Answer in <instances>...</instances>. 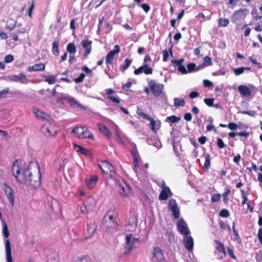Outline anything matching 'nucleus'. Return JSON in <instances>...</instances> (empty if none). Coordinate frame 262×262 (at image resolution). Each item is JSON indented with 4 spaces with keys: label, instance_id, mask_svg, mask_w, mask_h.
I'll return each instance as SVG.
<instances>
[{
    "label": "nucleus",
    "instance_id": "1",
    "mask_svg": "<svg viewBox=\"0 0 262 262\" xmlns=\"http://www.w3.org/2000/svg\"><path fill=\"white\" fill-rule=\"evenodd\" d=\"M17 181L23 185V188L39 186L41 174L39 164L35 162L27 164L23 160H17Z\"/></svg>",
    "mask_w": 262,
    "mask_h": 262
},
{
    "label": "nucleus",
    "instance_id": "2",
    "mask_svg": "<svg viewBox=\"0 0 262 262\" xmlns=\"http://www.w3.org/2000/svg\"><path fill=\"white\" fill-rule=\"evenodd\" d=\"M102 225L103 228L108 232L113 233L118 230L117 215L114 210H109L105 215Z\"/></svg>",
    "mask_w": 262,
    "mask_h": 262
},
{
    "label": "nucleus",
    "instance_id": "3",
    "mask_svg": "<svg viewBox=\"0 0 262 262\" xmlns=\"http://www.w3.org/2000/svg\"><path fill=\"white\" fill-rule=\"evenodd\" d=\"M139 239L133 237L132 234H127L125 236V243L124 246V253H128L130 252L136 247V244L138 243Z\"/></svg>",
    "mask_w": 262,
    "mask_h": 262
},
{
    "label": "nucleus",
    "instance_id": "4",
    "mask_svg": "<svg viewBox=\"0 0 262 262\" xmlns=\"http://www.w3.org/2000/svg\"><path fill=\"white\" fill-rule=\"evenodd\" d=\"M99 166L103 172L108 174L111 178L114 177L115 174L114 168L107 161H101Z\"/></svg>",
    "mask_w": 262,
    "mask_h": 262
},
{
    "label": "nucleus",
    "instance_id": "5",
    "mask_svg": "<svg viewBox=\"0 0 262 262\" xmlns=\"http://www.w3.org/2000/svg\"><path fill=\"white\" fill-rule=\"evenodd\" d=\"M148 86L155 97L159 96L162 93L163 89V84L150 80L148 82Z\"/></svg>",
    "mask_w": 262,
    "mask_h": 262
},
{
    "label": "nucleus",
    "instance_id": "6",
    "mask_svg": "<svg viewBox=\"0 0 262 262\" xmlns=\"http://www.w3.org/2000/svg\"><path fill=\"white\" fill-rule=\"evenodd\" d=\"M161 187L162 191L159 196V199L161 201L166 200L169 196L172 195V192L169 187L167 186L164 181H162Z\"/></svg>",
    "mask_w": 262,
    "mask_h": 262
},
{
    "label": "nucleus",
    "instance_id": "7",
    "mask_svg": "<svg viewBox=\"0 0 262 262\" xmlns=\"http://www.w3.org/2000/svg\"><path fill=\"white\" fill-rule=\"evenodd\" d=\"M83 203L85 210H83L81 207V212L83 214H86L94 209L96 202L93 197H89Z\"/></svg>",
    "mask_w": 262,
    "mask_h": 262
},
{
    "label": "nucleus",
    "instance_id": "8",
    "mask_svg": "<svg viewBox=\"0 0 262 262\" xmlns=\"http://www.w3.org/2000/svg\"><path fill=\"white\" fill-rule=\"evenodd\" d=\"M42 130L46 136H51L56 135L58 133L59 129L55 124H50L48 126L43 125Z\"/></svg>",
    "mask_w": 262,
    "mask_h": 262
},
{
    "label": "nucleus",
    "instance_id": "9",
    "mask_svg": "<svg viewBox=\"0 0 262 262\" xmlns=\"http://www.w3.org/2000/svg\"><path fill=\"white\" fill-rule=\"evenodd\" d=\"M169 209L171 211L175 219H178L180 216V210L175 200L170 199L168 204Z\"/></svg>",
    "mask_w": 262,
    "mask_h": 262
},
{
    "label": "nucleus",
    "instance_id": "10",
    "mask_svg": "<svg viewBox=\"0 0 262 262\" xmlns=\"http://www.w3.org/2000/svg\"><path fill=\"white\" fill-rule=\"evenodd\" d=\"M248 12L246 9H241L235 11L231 16L232 22H236L240 19H244Z\"/></svg>",
    "mask_w": 262,
    "mask_h": 262
},
{
    "label": "nucleus",
    "instance_id": "11",
    "mask_svg": "<svg viewBox=\"0 0 262 262\" xmlns=\"http://www.w3.org/2000/svg\"><path fill=\"white\" fill-rule=\"evenodd\" d=\"M45 255L48 262H59V257L57 253L53 250H46Z\"/></svg>",
    "mask_w": 262,
    "mask_h": 262
},
{
    "label": "nucleus",
    "instance_id": "12",
    "mask_svg": "<svg viewBox=\"0 0 262 262\" xmlns=\"http://www.w3.org/2000/svg\"><path fill=\"white\" fill-rule=\"evenodd\" d=\"M137 227V219L136 216L132 215L128 220V223L125 225V229L128 231H134Z\"/></svg>",
    "mask_w": 262,
    "mask_h": 262
},
{
    "label": "nucleus",
    "instance_id": "13",
    "mask_svg": "<svg viewBox=\"0 0 262 262\" xmlns=\"http://www.w3.org/2000/svg\"><path fill=\"white\" fill-rule=\"evenodd\" d=\"M177 228L183 235H187L190 233L187 224L183 220H180L177 223Z\"/></svg>",
    "mask_w": 262,
    "mask_h": 262
},
{
    "label": "nucleus",
    "instance_id": "14",
    "mask_svg": "<svg viewBox=\"0 0 262 262\" xmlns=\"http://www.w3.org/2000/svg\"><path fill=\"white\" fill-rule=\"evenodd\" d=\"M3 189L5 192V194L7 195L10 203L12 206H13L14 203V197L13 195L12 188L6 184H4L3 186Z\"/></svg>",
    "mask_w": 262,
    "mask_h": 262
},
{
    "label": "nucleus",
    "instance_id": "15",
    "mask_svg": "<svg viewBox=\"0 0 262 262\" xmlns=\"http://www.w3.org/2000/svg\"><path fill=\"white\" fill-rule=\"evenodd\" d=\"M120 47L118 45H116L115 46V50H111L109 52L106 57V63L108 64H112L113 60L114 58L115 55L120 52Z\"/></svg>",
    "mask_w": 262,
    "mask_h": 262
},
{
    "label": "nucleus",
    "instance_id": "16",
    "mask_svg": "<svg viewBox=\"0 0 262 262\" xmlns=\"http://www.w3.org/2000/svg\"><path fill=\"white\" fill-rule=\"evenodd\" d=\"M119 185L121 189L120 193L124 196H128L131 193L130 187L123 181L119 183Z\"/></svg>",
    "mask_w": 262,
    "mask_h": 262
},
{
    "label": "nucleus",
    "instance_id": "17",
    "mask_svg": "<svg viewBox=\"0 0 262 262\" xmlns=\"http://www.w3.org/2000/svg\"><path fill=\"white\" fill-rule=\"evenodd\" d=\"M184 244L189 251H192L193 247V240L191 236L185 235L184 237Z\"/></svg>",
    "mask_w": 262,
    "mask_h": 262
},
{
    "label": "nucleus",
    "instance_id": "18",
    "mask_svg": "<svg viewBox=\"0 0 262 262\" xmlns=\"http://www.w3.org/2000/svg\"><path fill=\"white\" fill-rule=\"evenodd\" d=\"M5 248L6 252V258L7 262H13L11 245L9 239H7L5 242Z\"/></svg>",
    "mask_w": 262,
    "mask_h": 262
},
{
    "label": "nucleus",
    "instance_id": "19",
    "mask_svg": "<svg viewBox=\"0 0 262 262\" xmlns=\"http://www.w3.org/2000/svg\"><path fill=\"white\" fill-rule=\"evenodd\" d=\"M153 257L156 259L157 262H160L165 259L161 249L159 248H155L153 252Z\"/></svg>",
    "mask_w": 262,
    "mask_h": 262
},
{
    "label": "nucleus",
    "instance_id": "20",
    "mask_svg": "<svg viewBox=\"0 0 262 262\" xmlns=\"http://www.w3.org/2000/svg\"><path fill=\"white\" fill-rule=\"evenodd\" d=\"M45 64L44 63H37L32 66H30L28 67V71L29 72L32 71H41L45 70Z\"/></svg>",
    "mask_w": 262,
    "mask_h": 262
},
{
    "label": "nucleus",
    "instance_id": "21",
    "mask_svg": "<svg viewBox=\"0 0 262 262\" xmlns=\"http://www.w3.org/2000/svg\"><path fill=\"white\" fill-rule=\"evenodd\" d=\"M238 91L240 94L244 96H249L251 95L250 89L245 85H241L238 86Z\"/></svg>",
    "mask_w": 262,
    "mask_h": 262
},
{
    "label": "nucleus",
    "instance_id": "22",
    "mask_svg": "<svg viewBox=\"0 0 262 262\" xmlns=\"http://www.w3.org/2000/svg\"><path fill=\"white\" fill-rule=\"evenodd\" d=\"M97 180L98 177L97 176L93 175L91 176V177L86 181L87 186L90 188H92L95 185Z\"/></svg>",
    "mask_w": 262,
    "mask_h": 262
},
{
    "label": "nucleus",
    "instance_id": "23",
    "mask_svg": "<svg viewBox=\"0 0 262 262\" xmlns=\"http://www.w3.org/2000/svg\"><path fill=\"white\" fill-rule=\"evenodd\" d=\"M149 121H150V127L151 129L155 133H156V130L159 129L161 126V123L160 121H156L152 118Z\"/></svg>",
    "mask_w": 262,
    "mask_h": 262
},
{
    "label": "nucleus",
    "instance_id": "24",
    "mask_svg": "<svg viewBox=\"0 0 262 262\" xmlns=\"http://www.w3.org/2000/svg\"><path fill=\"white\" fill-rule=\"evenodd\" d=\"M85 128L84 126H78L74 128L72 133L75 134L77 135V137L79 139H83V137H81L82 133H83V130Z\"/></svg>",
    "mask_w": 262,
    "mask_h": 262
},
{
    "label": "nucleus",
    "instance_id": "25",
    "mask_svg": "<svg viewBox=\"0 0 262 262\" xmlns=\"http://www.w3.org/2000/svg\"><path fill=\"white\" fill-rule=\"evenodd\" d=\"M74 147L77 152H80L83 155H87V156L90 155V152L89 150L86 149L85 148L81 147L80 145L75 144Z\"/></svg>",
    "mask_w": 262,
    "mask_h": 262
},
{
    "label": "nucleus",
    "instance_id": "26",
    "mask_svg": "<svg viewBox=\"0 0 262 262\" xmlns=\"http://www.w3.org/2000/svg\"><path fill=\"white\" fill-rule=\"evenodd\" d=\"M214 242L216 245V248L217 250L220 252L223 253L224 255H226V253L224 245L217 240H215Z\"/></svg>",
    "mask_w": 262,
    "mask_h": 262
},
{
    "label": "nucleus",
    "instance_id": "27",
    "mask_svg": "<svg viewBox=\"0 0 262 262\" xmlns=\"http://www.w3.org/2000/svg\"><path fill=\"white\" fill-rule=\"evenodd\" d=\"M99 130L107 137H110L111 136V132L108 128L103 124H99Z\"/></svg>",
    "mask_w": 262,
    "mask_h": 262
},
{
    "label": "nucleus",
    "instance_id": "28",
    "mask_svg": "<svg viewBox=\"0 0 262 262\" xmlns=\"http://www.w3.org/2000/svg\"><path fill=\"white\" fill-rule=\"evenodd\" d=\"M81 135V137H83V139L88 138L92 140L94 139V137L93 134L85 127L83 130V133H82Z\"/></svg>",
    "mask_w": 262,
    "mask_h": 262
},
{
    "label": "nucleus",
    "instance_id": "29",
    "mask_svg": "<svg viewBox=\"0 0 262 262\" xmlns=\"http://www.w3.org/2000/svg\"><path fill=\"white\" fill-rule=\"evenodd\" d=\"M58 45L59 42L57 41H54L52 44V52L56 56H58L59 54Z\"/></svg>",
    "mask_w": 262,
    "mask_h": 262
},
{
    "label": "nucleus",
    "instance_id": "30",
    "mask_svg": "<svg viewBox=\"0 0 262 262\" xmlns=\"http://www.w3.org/2000/svg\"><path fill=\"white\" fill-rule=\"evenodd\" d=\"M46 77L45 81L50 84H53L56 82V76L54 75L45 76Z\"/></svg>",
    "mask_w": 262,
    "mask_h": 262
},
{
    "label": "nucleus",
    "instance_id": "31",
    "mask_svg": "<svg viewBox=\"0 0 262 262\" xmlns=\"http://www.w3.org/2000/svg\"><path fill=\"white\" fill-rule=\"evenodd\" d=\"M67 50L70 54H74L76 52V48L74 43H69L67 46Z\"/></svg>",
    "mask_w": 262,
    "mask_h": 262
},
{
    "label": "nucleus",
    "instance_id": "32",
    "mask_svg": "<svg viewBox=\"0 0 262 262\" xmlns=\"http://www.w3.org/2000/svg\"><path fill=\"white\" fill-rule=\"evenodd\" d=\"M17 81H19L23 84H27L29 80L24 74H19L17 75Z\"/></svg>",
    "mask_w": 262,
    "mask_h": 262
},
{
    "label": "nucleus",
    "instance_id": "33",
    "mask_svg": "<svg viewBox=\"0 0 262 262\" xmlns=\"http://www.w3.org/2000/svg\"><path fill=\"white\" fill-rule=\"evenodd\" d=\"M185 104V100L183 98H174V105L176 106H184Z\"/></svg>",
    "mask_w": 262,
    "mask_h": 262
},
{
    "label": "nucleus",
    "instance_id": "34",
    "mask_svg": "<svg viewBox=\"0 0 262 262\" xmlns=\"http://www.w3.org/2000/svg\"><path fill=\"white\" fill-rule=\"evenodd\" d=\"M71 262H93L89 257H78Z\"/></svg>",
    "mask_w": 262,
    "mask_h": 262
},
{
    "label": "nucleus",
    "instance_id": "35",
    "mask_svg": "<svg viewBox=\"0 0 262 262\" xmlns=\"http://www.w3.org/2000/svg\"><path fill=\"white\" fill-rule=\"evenodd\" d=\"M165 235L170 243H173L174 241V235L171 231H167Z\"/></svg>",
    "mask_w": 262,
    "mask_h": 262
},
{
    "label": "nucleus",
    "instance_id": "36",
    "mask_svg": "<svg viewBox=\"0 0 262 262\" xmlns=\"http://www.w3.org/2000/svg\"><path fill=\"white\" fill-rule=\"evenodd\" d=\"M181 119L180 117H177L174 115H172L171 116L167 117L166 118L165 121L166 122L167 121H170L172 123H176L178 122L179 121H180Z\"/></svg>",
    "mask_w": 262,
    "mask_h": 262
},
{
    "label": "nucleus",
    "instance_id": "37",
    "mask_svg": "<svg viewBox=\"0 0 262 262\" xmlns=\"http://www.w3.org/2000/svg\"><path fill=\"white\" fill-rule=\"evenodd\" d=\"M3 235L5 238H8L9 237V232L8 230V226L5 222H3Z\"/></svg>",
    "mask_w": 262,
    "mask_h": 262
},
{
    "label": "nucleus",
    "instance_id": "38",
    "mask_svg": "<svg viewBox=\"0 0 262 262\" xmlns=\"http://www.w3.org/2000/svg\"><path fill=\"white\" fill-rule=\"evenodd\" d=\"M132 60L128 58H126L125 59V64L121 67V70L122 72H124L125 70H126L130 65Z\"/></svg>",
    "mask_w": 262,
    "mask_h": 262
},
{
    "label": "nucleus",
    "instance_id": "39",
    "mask_svg": "<svg viewBox=\"0 0 262 262\" xmlns=\"http://www.w3.org/2000/svg\"><path fill=\"white\" fill-rule=\"evenodd\" d=\"M229 19L227 18H220L219 20V25L221 27H226L229 24Z\"/></svg>",
    "mask_w": 262,
    "mask_h": 262
},
{
    "label": "nucleus",
    "instance_id": "40",
    "mask_svg": "<svg viewBox=\"0 0 262 262\" xmlns=\"http://www.w3.org/2000/svg\"><path fill=\"white\" fill-rule=\"evenodd\" d=\"M137 114L141 117H142L144 119L149 120L151 118L148 115L144 113L141 111V110H138Z\"/></svg>",
    "mask_w": 262,
    "mask_h": 262
},
{
    "label": "nucleus",
    "instance_id": "41",
    "mask_svg": "<svg viewBox=\"0 0 262 262\" xmlns=\"http://www.w3.org/2000/svg\"><path fill=\"white\" fill-rule=\"evenodd\" d=\"M91 44H92V41L88 40H82L81 42L82 46L85 49L89 48H91Z\"/></svg>",
    "mask_w": 262,
    "mask_h": 262
},
{
    "label": "nucleus",
    "instance_id": "42",
    "mask_svg": "<svg viewBox=\"0 0 262 262\" xmlns=\"http://www.w3.org/2000/svg\"><path fill=\"white\" fill-rule=\"evenodd\" d=\"M204 102L209 106H213L214 105V99L213 98H205L204 99Z\"/></svg>",
    "mask_w": 262,
    "mask_h": 262
},
{
    "label": "nucleus",
    "instance_id": "43",
    "mask_svg": "<svg viewBox=\"0 0 262 262\" xmlns=\"http://www.w3.org/2000/svg\"><path fill=\"white\" fill-rule=\"evenodd\" d=\"M152 72V69L150 68L147 64L144 65V73L146 74H151Z\"/></svg>",
    "mask_w": 262,
    "mask_h": 262
},
{
    "label": "nucleus",
    "instance_id": "44",
    "mask_svg": "<svg viewBox=\"0 0 262 262\" xmlns=\"http://www.w3.org/2000/svg\"><path fill=\"white\" fill-rule=\"evenodd\" d=\"M245 70V67H240V68H238L235 69L234 70V74L236 76H238L240 74H241L243 73H244Z\"/></svg>",
    "mask_w": 262,
    "mask_h": 262
},
{
    "label": "nucleus",
    "instance_id": "45",
    "mask_svg": "<svg viewBox=\"0 0 262 262\" xmlns=\"http://www.w3.org/2000/svg\"><path fill=\"white\" fill-rule=\"evenodd\" d=\"M96 229V227L95 224H90L88 227V231L90 234H93L94 233Z\"/></svg>",
    "mask_w": 262,
    "mask_h": 262
},
{
    "label": "nucleus",
    "instance_id": "46",
    "mask_svg": "<svg viewBox=\"0 0 262 262\" xmlns=\"http://www.w3.org/2000/svg\"><path fill=\"white\" fill-rule=\"evenodd\" d=\"M187 71L188 73L192 72V71H195V64L193 63H190L187 64Z\"/></svg>",
    "mask_w": 262,
    "mask_h": 262
},
{
    "label": "nucleus",
    "instance_id": "47",
    "mask_svg": "<svg viewBox=\"0 0 262 262\" xmlns=\"http://www.w3.org/2000/svg\"><path fill=\"white\" fill-rule=\"evenodd\" d=\"M210 166V156L208 155L205 157V162L204 163V168L208 169Z\"/></svg>",
    "mask_w": 262,
    "mask_h": 262
},
{
    "label": "nucleus",
    "instance_id": "48",
    "mask_svg": "<svg viewBox=\"0 0 262 262\" xmlns=\"http://www.w3.org/2000/svg\"><path fill=\"white\" fill-rule=\"evenodd\" d=\"M219 215L221 217H227L229 216V213L228 212V211L226 209H222L219 213Z\"/></svg>",
    "mask_w": 262,
    "mask_h": 262
},
{
    "label": "nucleus",
    "instance_id": "49",
    "mask_svg": "<svg viewBox=\"0 0 262 262\" xmlns=\"http://www.w3.org/2000/svg\"><path fill=\"white\" fill-rule=\"evenodd\" d=\"M34 113L36 117L38 118H43V113L37 109L34 110Z\"/></svg>",
    "mask_w": 262,
    "mask_h": 262
},
{
    "label": "nucleus",
    "instance_id": "50",
    "mask_svg": "<svg viewBox=\"0 0 262 262\" xmlns=\"http://www.w3.org/2000/svg\"><path fill=\"white\" fill-rule=\"evenodd\" d=\"M85 77V74L84 73H81L79 76L75 79V81L76 83H80L83 81Z\"/></svg>",
    "mask_w": 262,
    "mask_h": 262
},
{
    "label": "nucleus",
    "instance_id": "51",
    "mask_svg": "<svg viewBox=\"0 0 262 262\" xmlns=\"http://www.w3.org/2000/svg\"><path fill=\"white\" fill-rule=\"evenodd\" d=\"M204 61L205 64V67L207 66L211 65V58L208 56H205L204 58Z\"/></svg>",
    "mask_w": 262,
    "mask_h": 262
},
{
    "label": "nucleus",
    "instance_id": "52",
    "mask_svg": "<svg viewBox=\"0 0 262 262\" xmlns=\"http://www.w3.org/2000/svg\"><path fill=\"white\" fill-rule=\"evenodd\" d=\"M220 194H215L211 198V201L212 202H218L221 199Z\"/></svg>",
    "mask_w": 262,
    "mask_h": 262
},
{
    "label": "nucleus",
    "instance_id": "53",
    "mask_svg": "<svg viewBox=\"0 0 262 262\" xmlns=\"http://www.w3.org/2000/svg\"><path fill=\"white\" fill-rule=\"evenodd\" d=\"M162 53H163V60L164 62H166L167 61L168 58L169 57L168 52L166 50H165L163 51Z\"/></svg>",
    "mask_w": 262,
    "mask_h": 262
},
{
    "label": "nucleus",
    "instance_id": "54",
    "mask_svg": "<svg viewBox=\"0 0 262 262\" xmlns=\"http://www.w3.org/2000/svg\"><path fill=\"white\" fill-rule=\"evenodd\" d=\"M107 98L112 101L114 103H119L120 102V100L119 98L116 97L115 96H108Z\"/></svg>",
    "mask_w": 262,
    "mask_h": 262
},
{
    "label": "nucleus",
    "instance_id": "55",
    "mask_svg": "<svg viewBox=\"0 0 262 262\" xmlns=\"http://www.w3.org/2000/svg\"><path fill=\"white\" fill-rule=\"evenodd\" d=\"M217 145L221 148H223L225 146V145L223 140L221 138H217Z\"/></svg>",
    "mask_w": 262,
    "mask_h": 262
},
{
    "label": "nucleus",
    "instance_id": "56",
    "mask_svg": "<svg viewBox=\"0 0 262 262\" xmlns=\"http://www.w3.org/2000/svg\"><path fill=\"white\" fill-rule=\"evenodd\" d=\"M178 70L182 74H186L188 73L185 67L183 64L178 68Z\"/></svg>",
    "mask_w": 262,
    "mask_h": 262
},
{
    "label": "nucleus",
    "instance_id": "57",
    "mask_svg": "<svg viewBox=\"0 0 262 262\" xmlns=\"http://www.w3.org/2000/svg\"><path fill=\"white\" fill-rule=\"evenodd\" d=\"M142 72H144V66L140 67L138 69H136L134 71V73L135 75H139L142 73Z\"/></svg>",
    "mask_w": 262,
    "mask_h": 262
},
{
    "label": "nucleus",
    "instance_id": "58",
    "mask_svg": "<svg viewBox=\"0 0 262 262\" xmlns=\"http://www.w3.org/2000/svg\"><path fill=\"white\" fill-rule=\"evenodd\" d=\"M228 127L231 130H235L237 128L238 125L235 123H230L228 124Z\"/></svg>",
    "mask_w": 262,
    "mask_h": 262
},
{
    "label": "nucleus",
    "instance_id": "59",
    "mask_svg": "<svg viewBox=\"0 0 262 262\" xmlns=\"http://www.w3.org/2000/svg\"><path fill=\"white\" fill-rule=\"evenodd\" d=\"M13 56L10 54L7 55L5 58V60L6 63H10L13 61Z\"/></svg>",
    "mask_w": 262,
    "mask_h": 262
},
{
    "label": "nucleus",
    "instance_id": "60",
    "mask_svg": "<svg viewBox=\"0 0 262 262\" xmlns=\"http://www.w3.org/2000/svg\"><path fill=\"white\" fill-rule=\"evenodd\" d=\"M192 116L190 113H187L184 115V119L187 121H190L191 120Z\"/></svg>",
    "mask_w": 262,
    "mask_h": 262
},
{
    "label": "nucleus",
    "instance_id": "61",
    "mask_svg": "<svg viewBox=\"0 0 262 262\" xmlns=\"http://www.w3.org/2000/svg\"><path fill=\"white\" fill-rule=\"evenodd\" d=\"M141 7L143 8V9L146 12H147L150 10V7L146 4H143L141 5Z\"/></svg>",
    "mask_w": 262,
    "mask_h": 262
},
{
    "label": "nucleus",
    "instance_id": "62",
    "mask_svg": "<svg viewBox=\"0 0 262 262\" xmlns=\"http://www.w3.org/2000/svg\"><path fill=\"white\" fill-rule=\"evenodd\" d=\"M203 83L205 87H210L212 86V83L208 80H204L203 81Z\"/></svg>",
    "mask_w": 262,
    "mask_h": 262
},
{
    "label": "nucleus",
    "instance_id": "63",
    "mask_svg": "<svg viewBox=\"0 0 262 262\" xmlns=\"http://www.w3.org/2000/svg\"><path fill=\"white\" fill-rule=\"evenodd\" d=\"M207 138L205 136L200 137L198 141L201 144H204L206 141Z\"/></svg>",
    "mask_w": 262,
    "mask_h": 262
},
{
    "label": "nucleus",
    "instance_id": "64",
    "mask_svg": "<svg viewBox=\"0 0 262 262\" xmlns=\"http://www.w3.org/2000/svg\"><path fill=\"white\" fill-rule=\"evenodd\" d=\"M257 236L261 244H262V228L258 230Z\"/></svg>",
    "mask_w": 262,
    "mask_h": 262
}]
</instances>
